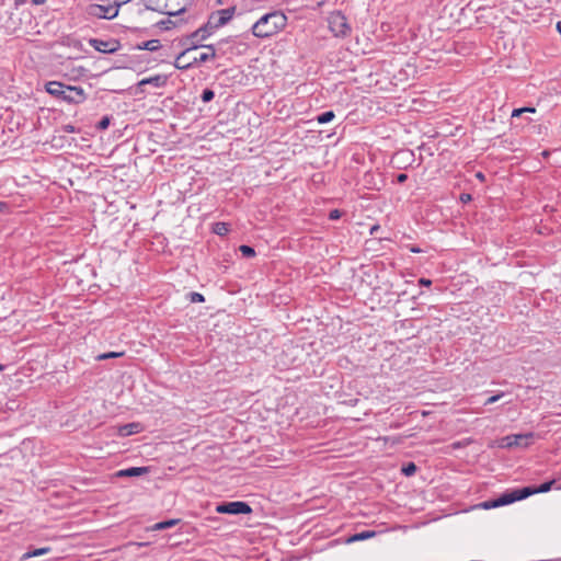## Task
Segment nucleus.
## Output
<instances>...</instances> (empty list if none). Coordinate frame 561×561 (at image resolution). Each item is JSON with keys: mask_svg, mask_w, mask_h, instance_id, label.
Masks as SVG:
<instances>
[{"mask_svg": "<svg viewBox=\"0 0 561 561\" xmlns=\"http://www.w3.org/2000/svg\"><path fill=\"white\" fill-rule=\"evenodd\" d=\"M409 250L412 252V253H421L423 252L422 249H420L419 247L416 245H411L409 247Z\"/></svg>", "mask_w": 561, "mask_h": 561, "instance_id": "58836bf2", "label": "nucleus"}, {"mask_svg": "<svg viewBox=\"0 0 561 561\" xmlns=\"http://www.w3.org/2000/svg\"><path fill=\"white\" fill-rule=\"evenodd\" d=\"M149 471L148 467H130L116 472V477H140Z\"/></svg>", "mask_w": 561, "mask_h": 561, "instance_id": "4468645a", "label": "nucleus"}, {"mask_svg": "<svg viewBox=\"0 0 561 561\" xmlns=\"http://www.w3.org/2000/svg\"><path fill=\"white\" fill-rule=\"evenodd\" d=\"M523 110H526V113H535L536 112V108L533 106H525V107H523Z\"/></svg>", "mask_w": 561, "mask_h": 561, "instance_id": "a19ab883", "label": "nucleus"}, {"mask_svg": "<svg viewBox=\"0 0 561 561\" xmlns=\"http://www.w3.org/2000/svg\"><path fill=\"white\" fill-rule=\"evenodd\" d=\"M222 42L218 43L217 45H206L205 49L206 51L199 54L198 56L192 57V59L187 60L186 57H181V53L176 56L174 60V67L180 70H187L190 68H194L198 66L199 64L207 62L209 60L215 59L217 56L222 55L221 46Z\"/></svg>", "mask_w": 561, "mask_h": 561, "instance_id": "39448f33", "label": "nucleus"}, {"mask_svg": "<svg viewBox=\"0 0 561 561\" xmlns=\"http://www.w3.org/2000/svg\"><path fill=\"white\" fill-rule=\"evenodd\" d=\"M329 28L335 37H347L352 27L342 11H333L328 18Z\"/></svg>", "mask_w": 561, "mask_h": 561, "instance_id": "423d86ee", "label": "nucleus"}, {"mask_svg": "<svg viewBox=\"0 0 561 561\" xmlns=\"http://www.w3.org/2000/svg\"><path fill=\"white\" fill-rule=\"evenodd\" d=\"M236 12V7H230L226 9L218 10L217 12L213 13L214 20H213V26L215 30L218 27H221L226 25L232 18Z\"/></svg>", "mask_w": 561, "mask_h": 561, "instance_id": "f8f14e48", "label": "nucleus"}, {"mask_svg": "<svg viewBox=\"0 0 561 561\" xmlns=\"http://www.w3.org/2000/svg\"><path fill=\"white\" fill-rule=\"evenodd\" d=\"M459 198H460V202H461V203H463V204H467V203H469V202H471V201H472V196H471V194H469V193H462V194H460V197H459Z\"/></svg>", "mask_w": 561, "mask_h": 561, "instance_id": "7c9ffc66", "label": "nucleus"}, {"mask_svg": "<svg viewBox=\"0 0 561 561\" xmlns=\"http://www.w3.org/2000/svg\"><path fill=\"white\" fill-rule=\"evenodd\" d=\"M13 15L14 14L11 13L8 21L5 22V28L9 32H15L21 26V19L15 20Z\"/></svg>", "mask_w": 561, "mask_h": 561, "instance_id": "412c9836", "label": "nucleus"}, {"mask_svg": "<svg viewBox=\"0 0 561 561\" xmlns=\"http://www.w3.org/2000/svg\"><path fill=\"white\" fill-rule=\"evenodd\" d=\"M161 48V43L159 39H149L133 46V49L138 50H148V51H157Z\"/></svg>", "mask_w": 561, "mask_h": 561, "instance_id": "2eb2a0df", "label": "nucleus"}, {"mask_svg": "<svg viewBox=\"0 0 561 561\" xmlns=\"http://www.w3.org/2000/svg\"><path fill=\"white\" fill-rule=\"evenodd\" d=\"M503 396V393H500V394H495V396H492L490 397L486 401H485V404H492L494 402H496L501 397Z\"/></svg>", "mask_w": 561, "mask_h": 561, "instance_id": "72a5a7b5", "label": "nucleus"}, {"mask_svg": "<svg viewBox=\"0 0 561 561\" xmlns=\"http://www.w3.org/2000/svg\"><path fill=\"white\" fill-rule=\"evenodd\" d=\"M178 523H179V519H169V520L160 522L154 525L153 529L162 530V529L171 528L174 525H176Z\"/></svg>", "mask_w": 561, "mask_h": 561, "instance_id": "b1692460", "label": "nucleus"}, {"mask_svg": "<svg viewBox=\"0 0 561 561\" xmlns=\"http://www.w3.org/2000/svg\"><path fill=\"white\" fill-rule=\"evenodd\" d=\"M62 130L66 131V133H75L76 131V128L73 125H70V124H67V125H64L62 126Z\"/></svg>", "mask_w": 561, "mask_h": 561, "instance_id": "e433bc0d", "label": "nucleus"}, {"mask_svg": "<svg viewBox=\"0 0 561 561\" xmlns=\"http://www.w3.org/2000/svg\"><path fill=\"white\" fill-rule=\"evenodd\" d=\"M26 2V0H14V9L18 10L20 5H23Z\"/></svg>", "mask_w": 561, "mask_h": 561, "instance_id": "4c0bfd02", "label": "nucleus"}, {"mask_svg": "<svg viewBox=\"0 0 561 561\" xmlns=\"http://www.w3.org/2000/svg\"><path fill=\"white\" fill-rule=\"evenodd\" d=\"M131 0H114L113 4L114 5H117V11L119 12V8L123 5V4H126L128 2H130Z\"/></svg>", "mask_w": 561, "mask_h": 561, "instance_id": "c9c22d12", "label": "nucleus"}, {"mask_svg": "<svg viewBox=\"0 0 561 561\" xmlns=\"http://www.w3.org/2000/svg\"><path fill=\"white\" fill-rule=\"evenodd\" d=\"M548 154H549V152H548V151H543V152H542V156H543V157H547Z\"/></svg>", "mask_w": 561, "mask_h": 561, "instance_id": "49530a36", "label": "nucleus"}, {"mask_svg": "<svg viewBox=\"0 0 561 561\" xmlns=\"http://www.w3.org/2000/svg\"><path fill=\"white\" fill-rule=\"evenodd\" d=\"M216 511L220 514L240 515L250 514L252 512L251 506L241 501L226 502L217 506Z\"/></svg>", "mask_w": 561, "mask_h": 561, "instance_id": "9d476101", "label": "nucleus"}, {"mask_svg": "<svg viewBox=\"0 0 561 561\" xmlns=\"http://www.w3.org/2000/svg\"><path fill=\"white\" fill-rule=\"evenodd\" d=\"M87 13L90 16L98 18V19H107L112 20L118 15L117 5L111 4H90L87 8Z\"/></svg>", "mask_w": 561, "mask_h": 561, "instance_id": "6e6552de", "label": "nucleus"}, {"mask_svg": "<svg viewBox=\"0 0 561 561\" xmlns=\"http://www.w3.org/2000/svg\"><path fill=\"white\" fill-rule=\"evenodd\" d=\"M553 483H554V480H551V481L540 484L538 488L524 486L520 489L510 490V491L501 494L497 499L482 502L479 506L484 510H491V508H496L500 506L508 505L516 501L525 500L533 494L548 492L551 490Z\"/></svg>", "mask_w": 561, "mask_h": 561, "instance_id": "f03ea898", "label": "nucleus"}, {"mask_svg": "<svg viewBox=\"0 0 561 561\" xmlns=\"http://www.w3.org/2000/svg\"><path fill=\"white\" fill-rule=\"evenodd\" d=\"M213 232L217 236H220V237H224L226 236L229 231H230V228H229V225L227 222H224V221H217L213 225Z\"/></svg>", "mask_w": 561, "mask_h": 561, "instance_id": "6ab92c4d", "label": "nucleus"}, {"mask_svg": "<svg viewBox=\"0 0 561 561\" xmlns=\"http://www.w3.org/2000/svg\"><path fill=\"white\" fill-rule=\"evenodd\" d=\"M172 16H169L168 19L160 20L154 24L156 27H158L161 31H170L178 26V22L171 20Z\"/></svg>", "mask_w": 561, "mask_h": 561, "instance_id": "a211bd4d", "label": "nucleus"}, {"mask_svg": "<svg viewBox=\"0 0 561 561\" xmlns=\"http://www.w3.org/2000/svg\"><path fill=\"white\" fill-rule=\"evenodd\" d=\"M476 178L481 182L485 181V175L482 172H477Z\"/></svg>", "mask_w": 561, "mask_h": 561, "instance_id": "ea45409f", "label": "nucleus"}, {"mask_svg": "<svg viewBox=\"0 0 561 561\" xmlns=\"http://www.w3.org/2000/svg\"><path fill=\"white\" fill-rule=\"evenodd\" d=\"M173 1L174 0H144V5L147 10L163 13V14H167L168 16H178L186 11L185 5L181 7L178 10H169L168 2H173Z\"/></svg>", "mask_w": 561, "mask_h": 561, "instance_id": "0eeeda50", "label": "nucleus"}, {"mask_svg": "<svg viewBox=\"0 0 561 561\" xmlns=\"http://www.w3.org/2000/svg\"><path fill=\"white\" fill-rule=\"evenodd\" d=\"M378 229V226L371 228V233Z\"/></svg>", "mask_w": 561, "mask_h": 561, "instance_id": "a18cd8bd", "label": "nucleus"}, {"mask_svg": "<svg viewBox=\"0 0 561 561\" xmlns=\"http://www.w3.org/2000/svg\"><path fill=\"white\" fill-rule=\"evenodd\" d=\"M129 31H130L131 33H138V32H146V28L140 30V28L135 27V28H129Z\"/></svg>", "mask_w": 561, "mask_h": 561, "instance_id": "37998d69", "label": "nucleus"}, {"mask_svg": "<svg viewBox=\"0 0 561 561\" xmlns=\"http://www.w3.org/2000/svg\"><path fill=\"white\" fill-rule=\"evenodd\" d=\"M112 117L108 115L103 116L95 125L96 129L102 131L108 128Z\"/></svg>", "mask_w": 561, "mask_h": 561, "instance_id": "393cba45", "label": "nucleus"}, {"mask_svg": "<svg viewBox=\"0 0 561 561\" xmlns=\"http://www.w3.org/2000/svg\"><path fill=\"white\" fill-rule=\"evenodd\" d=\"M214 98H215V92L209 88L204 89L201 94V100L204 103H209L210 101L214 100Z\"/></svg>", "mask_w": 561, "mask_h": 561, "instance_id": "bb28decb", "label": "nucleus"}, {"mask_svg": "<svg viewBox=\"0 0 561 561\" xmlns=\"http://www.w3.org/2000/svg\"><path fill=\"white\" fill-rule=\"evenodd\" d=\"M239 251L242 254V256L247 259L253 257L256 254L254 248L248 244L240 245Z\"/></svg>", "mask_w": 561, "mask_h": 561, "instance_id": "5701e85b", "label": "nucleus"}, {"mask_svg": "<svg viewBox=\"0 0 561 561\" xmlns=\"http://www.w3.org/2000/svg\"><path fill=\"white\" fill-rule=\"evenodd\" d=\"M401 472L405 477H411L416 472V465L414 462H408L401 468Z\"/></svg>", "mask_w": 561, "mask_h": 561, "instance_id": "a878e982", "label": "nucleus"}, {"mask_svg": "<svg viewBox=\"0 0 561 561\" xmlns=\"http://www.w3.org/2000/svg\"><path fill=\"white\" fill-rule=\"evenodd\" d=\"M167 82H168V77L165 75H156V76L140 80L138 82V87L150 84L156 88H162L167 84Z\"/></svg>", "mask_w": 561, "mask_h": 561, "instance_id": "ddd939ff", "label": "nucleus"}, {"mask_svg": "<svg viewBox=\"0 0 561 561\" xmlns=\"http://www.w3.org/2000/svg\"><path fill=\"white\" fill-rule=\"evenodd\" d=\"M335 117V114L333 111H325L321 114H319L317 117H316V121L319 123V124H327V123H330L331 121H333Z\"/></svg>", "mask_w": 561, "mask_h": 561, "instance_id": "4be33fe9", "label": "nucleus"}, {"mask_svg": "<svg viewBox=\"0 0 561 561\" xmlns=\"http://www.w3.org/2000/svg\"><path fill=\"white\" fill-rule=\"evenodd\" d=\"M287 15L282 10H273L259 18L251 26V34L260 39L271 38L285 30Z\"/></svg>", "mask_w": 561, "mask_h": 561, "instance_id": "f257e3e1", "label": "nucleus"}, {"mask_svg": "<svg viewBox=\"0 0 561 561\" xmlns=\"http://www.w3.org/2000/svg\"><path fill=\"white\" fill-rule=\"evenodd\" d=\"M374 536H375V531L365 530V531L356 533L355 535H353L350 538V541L351 542H353V541H363V540L369 539V538H371Z\"/></svg>", "mask_w": 561, "mask_h": 561, "instance_id": "aec40b11", "label": "nucleus"}, {"mask_svg": "<svg viewBox=\"0 0 561 561\" xmlns=\"http://www.w3.org/2000/svg\"><path fill=\"white\" fill-rule=\"evenodd\" d=\"M534 439V433H525V434H512L502 438V446L512 448V447H528Z\"/></svg>", "mask_w": 561, "mask_h": 561, "instance_id": "9b49d317", "label": "nucleus"}, {"mask_svg": "<svg viewBox=\"0 0 561 561\" xmlns=\"http://www.w3.org/2000/svg\"><path fill=\"white\" fill-rule=\"evenodd\" d=\"M524 113H526V110H523V107L514 108L512 112V118L519 117Z\"/></svg>", "mask_w": 561, "mask_h": 561, "instance_id": "2f4dec72", "label": "nucleus"}, {"mask_svg": "<svg viewBox=\"0 0 561 561\" xmlns=\"http://www.w3.org/2000/svg\"><path fill=\"white\" fill-rule=\"evenodd\" d=\"M140 431L141 425L139 423H128L119 427V434L122 436L138 434Z\"/></svg>", "mask_w": 561, "mask_h": 561, "instance_id": "dca6fc26", "label": "nucleus"}, {"mask_svg": "<svg viewBox=\"0 0 561 561\" xmlns=\"http://www.w3.org/2000/svg\"><path fill=\"white\" fill-rule=\"evenodd\" d=\"M188 299L191 302H204L205 301V297L201 294V293H197V291H191L188 293Z\"/></svg>", "mask_w": 561, "mask_h": 561, "instance_id": "c85d7f7f", "label": "nucleus"}, {"mask_svg": "<svg viewBox=\"0 0 561 561\" xmlns=\"http://www.w3.org/2000/svg\"><path fill=\"white\" fill-rule=\"evenodd\" d=\"M51 551V548L50 547H44V548H38V549H34V550H28L26 551L25 553L22 554L21 557V561H26L31 558H34V557H39V556H44L48 552Z\"/></svg>", "mask_w": 561, "mask_h": 561, "instance_id": "f3484780", "label": "nucleus"}, {"mask_svg": "<svg viewBox=\"0 0 561 561\" xmlns=\"http://www.w3.org/2000/svg\"><path fill=\"white\" fill-rule=\"evenodd\" d=\"M342 214L343 213L340 209L335 208V209L330 210V213L328 215V218L330 220H337V219H340L342 217Z\"/></svg>", "mask_w": 561, "mask_h": 561, "instance_id": "c756f323", "label": "nucleus"}, {"mask_svg": "<svg viewBox=\"0 0 561 561\" xmlns=\"http://www.w3.org/2000/svg\"><path fill=\"white\" fill-rule=\"evenodd\" d=\"M7 207H8L7 203L0 202V211H2Z\"/></svg>", "mask_w": 561, "mask_h": 561, "instance_id": "c03bdc74", "label": "nucleus"}, {"mask_svg": "<svg viewBox=\"0 0 561 561\" xmlns=\"http://www.w3.org/2000/svg\"><path fill=\"white\" fill-rule=\"evenodd\" d=\"M408 180V174L405 173H399L396 178L397 183H404Z\"/></svg>", "mask_w": 561, "mask_h": 561, "instance_id": "473e14b6", "label": "nucleus"}, {"mask_svg": "<svg viewBox=\"0 0 561 561\" xmlns=\"http://www.w3.org/2000/svg\"><path fill=\"white\" fill-rule=\"evenodd\" d=\"M89 45L96 51L102 54H114L118 51L122 47L121 42L116 38H90Z\"/></svg>", "mask_w": 561, "mask_h": 561, "instance_id": "1a4fd4ad", "label": "nucleus"}, {"mask_svg": "<svg viewBox=\"0 0 561 561\" xmlns=\"http://www.w3.org/2000/svg\"><path fill=\"white\" fill-rule=\"evenodd\" d=\"M213 20L214 15H210L207 23L180 39V45L183 47L180 58L188 56L192 50L197 48H205L206 45L203 42L215 32Z\"/></svg>", "mask_w": 561, "mask_h": 561, "instance_id": "20e7f679", "label": "nucleus"}, {"mask_svg": "<svg viewBox=\"0 0 561 561\" xmlns=\"http://www.w3.org/2000/svg\"><path fill=\"white\" fill-rule=\"evenodd\" d=\"M45 2H46V0H32V3L35 5H41V4H44Z\"/></svg>", "mask_w": 561, "mask_h": 561, "instance_id": "79ce46f5", "label": "nucleus"}, {"mask_svg": "<svg viewBox=\"0 0 561 561\" xmlns=\"http://www.w3.org/2000/svg\"><path fill=\"white\" fill-rule=\"evenodd\" d=\"M125 353H100L98 356H95L96 362L105 360L108 358H117L123 356Z\"/></svg>", "mask_w": 561, "mask_h": 561, "instance_id": "cd10ccee", "label": "nucleus"}, {"mask_svg": "<svg viewBox=\"0 0 561 561\" xmlns=\"http://www.w3.org/2000/svg\"><path fill=\"white\" fill-rule=\"evenodd\" d=\"M168 9H169V10H173V9L171 8V5H170V2H168Z\"/></svg>", "mask_w": 561, "mask_h": 561, "instance_id": "de8ad7c7", "label": "nucleus"}, {"mask_svg": "<svg viewBox=\"0 0 561 561\" xmlns=\"http://www.w3.org/2000/svg\"><path fill=\"white\" fill-rule=\"evenodd\" d=\"M45 91L57 101L75 105L83 103L88 98L82 87L66 84L60 81L47 82L45 84Z\"/></svg>", "mask_w": 561, "mask_h": 561, "instance_id": "7ed1b4c3", "label": "nucleus"}, {"mask_svg": "<svg viewBox=\"0 0 561 561\" xmlns=\"http://www.w3.org/2000/svg\"><path fill=\"white\" fill-rule=\"evenodd\" d=\"M4 369V366L0 364V371Z\"/></svg>", "mask_w": 561, "mask_h": 561, "instance_id": "09e8293b", "label": "nucleus"}, {"mask_svg": "<svg viewBox=\"0 0 561 561\" xmlns=\"http://www.w3.org/2000/svg\"><path fill=\"white\" fill-rule=\"evenodd\" d=\"M419 284L421 286L430 287L432 285V280L428 279V278L422 277V278L419 279Z\"/></svg>", "mask_w": 561, "mask_h": 561, "instance_id": "f704fd0d", "label": "nucleus"}]
</instances>
